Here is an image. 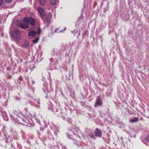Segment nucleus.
<instances>
[{"label":"nucleus","mask_w":149,"mask_h":149,"mask_svg":"<svg viewBox=\"0 0 149 149\" xmlns=\"http://www.w3.org/2000/svg\"><path fill=\"white\" fill-rule=\"evenodd\" d=\"M103 102L100 97L98 96L97 97L96 101L94 104L95 107H97L98 106H100L102 104Z\"/></svg>","instance_id":"obj_4"},{"label":"nucleus","mask_w":149,"mask_h":149,"mask_svg":"<svg viewBox=\"0 0 149 149\" xmlns=\"http://www.w3.org/2000/svg\"><path fill=\"white\" fill-rule=\"evenodd\" d=\"M29 45V43H24L23 45V46L24 47H28Z\"/></svg>","instance_id":"obj_18"},{"label":"nucleus","mask_w":149,"mask_h":149,"mask_svg":"<svg viewBox=\"0 0 149 149\" xmlns=\"http://www.w3.org/2000/svg\"><path fill=\"white\" fill-rule=\"evenodd\" d=\"M2 115L3 116L4 118L6 120L7 117H6V114L5 113H3L2 114Z\"/></svg>","instance_id":"obj_15"},{"label":"nucleus","mask_w":149,"mask_h":149,"mask_svg":"<svg viewBox=\"0 0 149 149\" xmlns=\"http://www.w3.org/2000/svg\"><path fill=\"white\" fill-rule=\"evenodd\" d=\"M12 0H5V2L6 3H9L11 2Z\"/></svg>","instance_id":"obj_16"},{"label":"nucleus","mask_w":149,"mask_h":149,"mask_svg":"<svg viewBox=\"0 0 149 149\" xmlns=\"http://www.w3.org/2000/svg\"><path fill=\"white\" fill-rule=\"evenodd\" d=\"M24 23L29 24H30L32 26H34L36 24L35 20L31 17H25L23 19Z\"/></svg>","instance_id":"obj_2"},{"label":"nucleus","mask_w":149,"mask_h":149,"mask_svg":"<svg viewBox=\"0 0 149 149\" xmlns=\"http://www.w3.org/2000/svg\"><path fill=\"white\" fill-rule=\"evenodd\" d=\"M78 32V30L76 29H74L71 31L72 33L74 35V36Z\"/></svg>","instance_id":"obj_13"},{"label":"nucleus","mask_w":149,"mask_h":149,"mask_svg":"<svg viewBox=\"0 0 149 149\" xmlns=\"http://www.w3.org/2000/svg\"><path fill=\"white\" fill-rule=\"evenodd\" d=\"M62 31L61 30L60 31H58V32H61Z\"/></svg>","instance_id":"obj_25"},{"label":"nucleus","mask_w":149,"mask_h":149,"mask_svg":"<svg viewBox=\"0 0 149 149\" xmlns=\"http://www.w3.org/2000/svg\"><path fill=\"white\" fill-rule=\"evenodd\" d=\"M90 137L91 138H93V135H91V136Z\"/></svg>","instance_id":"obj_23"},{"label":"nucleus","mask_w":149,"mask_h":149,"mask_svg":"<svg viewBox=\"0 0 149 149\" xmlns=\"http://www.w3.org/2000/svg\"><path fill=\"white\" fill-rule=\"evenodd\" d=\"M36 32L34 30H31L29 33V36H31L33 37H34L36 36Z\"/></svg>","instance_id":"obj_8"},{"label":"nucleus","mask_w":149,"mask_h":149,"mask_svg":"<svg viewBox=\"0 0 149 149\" xmlns=\"http://www.w3.org/2000/svg\"><path fill=\"white\" fill-rule=\"evenodd\" d=\"M9 68L8 67L7 68V70H10Z\"/></svg>","instance_id":"obj_24"},{"label":"nucleus","mask_w":149,"mask_h":149,"mask_svg":"<svg viewBox=\"0 0 149 149\" xmlns=\"http://www.w3.org/2000/svg\"><path fill=\"white\" fill-rule=\"evenodd\" d=\"M39 39V38H36L34 40H33V42L34 43H36Z\"/></svg>","instance_id":"obj_14"},{"label":"nucleus","mask_w":149,"mask_h":149,"mask_svg":"<svg viewBox=\"0 0 149 149\" xmlns=\"http://www.w3.org/2000/svg\"><path fill=\"white\" fill-rule=\"evenodd\" d=\"M27 122H28V121L26 118H25V119H24L20 118H19L16 121V123H17L22 124L26 126H27L28 125Z\"/></svg>","instance_id":"obj_3"},{"label":"nucleus","mask_w":149,"mask_h":149,"mask_svg":"<svg viewBox=\"0 0 149 149\" xmlns=\"http://www.w3.org/2000/svg\"><path fill=\"white\" fill-rule=\"evenodd\" d=\"M41 32V30L40 29H38V34H40V32Z\"/></svg>","instance_id":"obj_21"},{"label":"nucleus","mask_w":149,"mask_h":149,"mask_svg":"<svg viewBox=\"0 0 149 149\" xmlns=\"http://www.w3.org/2000/svg\"><path fill=\"white\" fill-rule=\"evenodd\" d=\"M38 12L41 16L42 17L45 14V11L41 7H39L38 9Z\"/></svg>","instance_id":"obj_7"},{"label":"nucleus","mask_w":149,"mask_h":149,"mask_svg":"<svg viewBox=\"0 0 149 149\" xmlns=\"http://www.w3.org/2000/svg\"><path fill=\"white\" fill-rule=\"evenodd\" d=\"M58 30V28H57L55 29V31L54 32H53V30H52V33H54L55 32H57V31Z\"/></svg>","instance_id":"obj_20"},{"label":"nucleus","mask_w":149,"mask_h":149,"mask_svg":"<svg viewBox=\"0 0 149 149\" xmlns=\"http://www.w3.org/2000/svg\"><path fill=\"white\" fill-rule=\"evenodd\" d=\"M40 4L42 5H44L45 4L46 1L45 0H38Z\"/></svg>","instance_id":"obj_10"},{"label":"nucleus","mask_w":149,"mask_h":149,"mask_svg":"<svg viewBox=\"0 0 149 149\" xmlns=\"http://www.w3.org/2000/svg\"><path fill=\"white\" fill-rule=\"evenodd\" d=\"M51 19L46 18V21L47 23L49 24L51 22Z\"/></svg>","instance_id":"obj_17"},{"label":"nucleus","mask_w":149,"mask_h":149,"mask_svg":"<svg viewBox=\"0 0 149 149\" xmlns=\"http://www.w3.org/2000/svg\"><path fill=\"white\" fill-rule=\"evenodd\" d=\"M145 139L147 141H149V136L147 135L145 138Z\"/></svg>","instance_id":"obj_19"},{"label":"nucleus","mask_w":149,"mask_h":149,"mask_svg":"<svg viewBox=\"0 0 149 149\" xmlns=\"http://www.w3.org/2000/svg\"><path fill=\"white\" fill-rule=\"evenodd\" d=\"M139 120V119L138 118L136 117L134 118L133 119L130 120V122L131 123H133L136 122Z\"/></svg>","instance_id":"obj_9"},{"label":"nucleus","mask_w":149,"mask_h":149,"mask_svg":"<svg viewBox=\"0 0 149 149\" xmlns=\"http://www.w3.org/2000/svg\"><path fill=\"white\" fill-rule=\"evenodd\" d=\"M20 31L18 30H15L11 32V36L17 41L21 40Z\"/></svg>","instance_id":"obj_1"},{"label":"nucleus","mask_w":149,"mask_h":149,"mask_svg":"<svg viewBox=\"0 0 149 149\" xmlns=\"http://www.w3.org/2000/svg\"><path fill=\"white\" fill-rule=\"evenodd\" d=\"M94 133L96 136L101 137L102 136V132L100 129L96 128L94 131Z\"/></svg>","instance_id":"obj_5"},{"label":"nucleus","mask_w":149,"mask_h":149,"mask_svg":"<svg viewBox=\"0 0 149 149\" xmlns=\"http://www.w3.org/2000/svg\"><path fill=\"white\" fill-rule=\"evenodd\" d=\"M52 17V15L50 13H49L47 15L46 18L51 19Z\"/></svg>","instance_id":"obj_12"},{"label":"nucleus","mask_w":149,"mask_h":149,"mask_svg":"<svg viewBox=\"0 0 149 149\" xmlns=\"http://www.w3.org/2000/svg\"><path fill=\"white\" fill-rule=\"evenodd\" d=\"M19 26L20 28L23 29H25L29 28L28 24L26 23L24 24L22 23H20L19 24Z\"/></svg>","instance_id":"obj_6"},{"label":"nucleus","mask_w":149,"mask_h":149,"mask_svg":"<svg viewBox=\"0 0 149 149\" xmlns=\"http://www.w3.org/2000/svg\"><path fill=\"white\" fill-rule=\"evenodd\" d=\"M3 3L2 0H0V6H1Z\"/></svg>","instance_id":"obj_22"},{"label":"nucleus","mask_w":149,"mask_h":149,"mask_svg":"<svg viewBox=\"0 0 149 149\" xmlns=\"http://www.w3.org/2000/svg\"><path fill=\"white\" fill-rule=\"evenodd\" d=\"M50 3L51 5H54L56 3L57 0H50Z\"/></svg>","instance_id":"obj_11"}]
</instances>
